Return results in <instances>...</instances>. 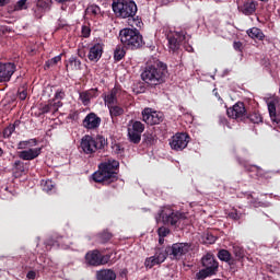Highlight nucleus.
Returning a JSON list of instances; mask_svg holds the SVG:
<instances>
[{
	"label": "nucleus",
	"mask_w": 280,
	"mask_h": 280,
	"mask_svg": "<svg viewBox=\"0 0 280 280\" xmlns=\"http://www.w3.org/2000/svg\"><path fill=\"white\" fill-rule=\"evenodd\" d=\"M189 250H191V244L189 243H175L163 248L165 257H170L172 261H180Z\"/></svg>",
	"instance_id": "obj_9"
},
{
	"label": "nucleus",
	"mask_w": 280,
	"mask_h": 280,
	"mask_svg": "<svg viewBox=\"0 0 280 280\" xmlns=\"http://www.w3.org/2000/svg\"><path fill=\"white\" fill-rule=\"evenodd\" d=\"M82 126L85 130H97L102 126V118L92 112L85 116Z\"/></svg>",
	"instance_id": "obj_17"
},
{
	"label": "nucleus",
	"mask_w": 280,
	"mask_h": 280,
	"mask_svg": "<svg viewBox=\"0 0 280 280\" xmlns=\"http://www.w3.org/2000/svg\"><path fill=\"white\" fill-rule=\"evenodd\" d=\"M200 264L202 269L196 273V280H205L208 279V277H215L220 270V262L211 253L203 255L200 259Z\"/></svg>",
	"instance_id": "obj_5"
},
{
	"label": "nucleus",
	"mask_w": 280,
	"mask_h": 280,
	"mask_svg": "<svg viewBox=\"0 0 280 280\" xmlns=\"http://www.w3.org/2000/svg\"><path fill=\"white\" fill-rule=\"evenodd\" d=\"M164 119L165 115L162 112L153 110L150 107L142 110V120L148 126H158L159 124H163Z\"/></svg>",
	"instance_id": "obj_12"
},
{
	"label": "nucleus",
	"mask_w": 280,
	"mask_h": 280,
	"mask_svg": "<svg viewBox=\"0 0 280 280\" xmlns=\"http://www.w3.org/2000/svg\"><path fill=\"white\" fill-rule=\"evenodd\" d=\"M27 173V163L22 160H15L12 164V174L15 178H21V176Z\"/></svg>",
	"instance_id": "obj_20"
},
{
	"label": "nucleus",
	"mask_w": 280,
	"mask_h": 280,
	"mask_svg": "<svg viewBox=\"0 0 280 280\" xmlns=\"http://www.w3.org/2000/svg\"><path fill=\"white\" fill-rule=\"evenodd\" d=\"M96 280H117V273L113 269H101L96 271Z\"/></svg>",
	"instance_id": "obj_21"
},
{
	"label": "nucleus",
	"mask_w": 280,
	"mask_h": 280,
	"mask_svg": "<svg viewBox=\"0 0 280 280\" xmlns=\"http://www.w3.org/2000/svg\"><path fill=\"white\" fill-rule=\"evenodd\" d=\"M40 187H42L43 191H46L47 194H49V191H51V189H54V187H56V184H54V182L51 179H42Z\"/></svg>",
	"instance_id": "obj_34"
},
{
	"label": "nucleus",
	"mask_w": 280,
	"mask_h": 280,
	"mask_svg": "<svg viewBox=\"0 0 280 280\" xmlns=\"http://www.w3.org/2000/svg\"><path fill=\"white\" fill-rule=\"evenodd\" d=\"M143 130H145V125L143 122L139 120H131L128 126V138L130 143H141V135H143Z\"/></svg>",
	"instance_id": "obj_11"
},
{
	"label": "nucleus",
	"mask_w": 280,
	"mask_h": 280,
	"mask_svg": "<svg viewBox=\"0 0 280 280\" xmlns=\"http://www.w3.org/2000/svg\"><path fill=\"white\" fill-rule=\"evenodd\" d=\"M260 1H264V2H266V1H268V0H260Z\"/></svg>",
	"instance_id": "obj_63"
},
{
	"label": "nucleus",
	"mask_w": 280,
	"mask_h": 280,
	"mask_svg": "<svg viewBox=\"0 0 280 280\" xmlns=\"http://www.w3.org/2000/svg\"><path fill=\"white\" fill-rule=\"evenodd\" d=\"M0 156H3V149L0 148Z\"/></svg>",
	"instance_id": "obj_62"
},
{
	"label": "nucleus",
	"mask_w": 280,
	"mask_h": 280,
	"mask_svg": "<svg viewBox=\"0 0 280 280\" xmlns=\"http://www.w3.org/2000/svg\"><path fill=\"white\" fill-rule=\"evenodd\" d=\"M133 93H136L137 95H139V93H145V86L140 85L139 90L133 89Z\"/></svg>",
	"instance_id": "obj_53"
},
{
	"label": "nucleus",
	"mask_w": 280,
	"mask_h": 280,
	"mask_svg": "<svg viewBox=\"0 0 280 280\" xmlns=\"http://www.w3.org/2000/svg\"><path fill=\"white\" fill-rule=\"evenodd\" d=\"M233 47L235 51H242V49H244V44H242V42H234Z\"/></svg>",
	"instance_id": "obj_50"
},
{
	"label": "nucleus",
	"mask_w": 280,
	"mask_h": 280,
	"mask_svg": "<svg viewBox=\"0 0 280 280\" xmlns=\"http://www.w3.org/2000/svg\"><path fill=\"white\" fill-rule=\"evenodd\" d=\"M15 10H27V0H19L15 4Z\"/></svg>",
	"instance_id": "obj_46"
},
{
	"label": "nucleus",
	"mask_w": 280,
	"mask_h": 280,
	"mask_svg": "<svg viewBox=\"0 0 280 280\" xmlns=\"http://www.w3.org/2000/svg\"><path fill=\"white\" fill-rule=\"evenodd\" d=\"M165 259L167 258L163 252V247H158L153 256L145 258L144 266L145 268L152 269L154 266H161Z\"/></svg>",
	"instance_id": "obj_15"
},
{
	"label": "nucleus",
	"mask_w": 280,
	"mask_h": 280,
	"mask_svg": "<svg viewBox=\"0 0 280 280\" xmlns=\"http://www.w3.org/2000/svg\"><path fill=\"white\" fill-rule=\"evenodd\" d=\"M56 3H60L61 5H65V3H73L75 0H55Z\"/></svg>",
	"instance_id": "obj_56"
},
{
	"label": "nucleus",
	"mask_w": 280,
	"mask_h": 280,
	"mask_svg": "<svg viewBox=\"0 0 280 280\" xmlns=\"http://www.w3.org/2000/svg\"><path fill=\"white\" fill-rule=\"evenodd\" d=\"M38 110H39V114H38L39 117H40V115H47L48 113L54 114V108L51 106V102L48 100L47 103H40L38 106Z\"/></svg>",
	"instance_id": "obj_31"
},
{
	"label": "nucleus",
	"mask_w": 280,
	"mask_h": 280,
	"mask_svg": "<svg viewBox=\"0 0 280 280\" xmlns=\"http://www.w3.org/2000/svg\"><path fill=\"white\" fill-rule=\"evenodd\" d=\"M112 10L117 19H135L138 12L137 2L133 0H114Z\"/></svg>",
	"instance_id": "obj_7"
},
{
	"label": "nucleus",
	"mask_w": 280,
	"mask_h": 280,
	"mask_svg": "<svg viewBox=\"0 0 280 280\" xmlns=\"http://www.w3.org/2000/svg\"><path fill=\"white\" fill-rule=\"evenodd\" d=\"M252 167H254L257 172H261V168L259 167V166H252Z\"/></svg>",
	"instance_id": "obj_61"
},
{
	"label": "nucleus",
	"mask_w": 280,
	"mask_h": 280,
	"mask_svg": "<svg viewBox=\"0 0 280 280\" xmlns=\"http://www.w3.org/2000/svg\"><path fill=\"white\" fill-rule=\"evenodd\" d=\"M247 35L249 38H253L254 40H264L266 38V35L261 31V28L253 27L247 30Z\"/></svg>",
	"instance_id": "obj_27"
},
{
	"label": "nucleus",
	"mask_w": 280,
	"mask_h": 280,
	"mask_svg": "<svg viewBox=\"0 0 280 280\" xmlns=\"http://www.w3.org/2000/svg\"><path fill=\"white\" fill-rule=\"evenodd\" d=\"M228 218H230V220H234V222H237L240 220H242V213H240L237 211V209H232L229 213H228Z\"/></svg>",
	"instance_id": "obj_40"
},
{
	"label": "nucleus",
	"mask_w": 280,
	"mask_h": 280,
	"mask_svg": "<svg viewBox=\"0 0 280 280\" xmlns=\"http://www.w3.org/2000/svg\"><path fill=\"white\" fill-rule=\"evenodd\" d=\"M170 233H171L170 228L161 226L158 229L159 237H167Z\"/></svg>",
	"instance_id": "obj_44"
},
{
	"label": "nucleus",
	"mask_w": 280,
	"mask_h": 280,
	"mask_svg": "<svg viewBox=\"0 0 280 280\" xmlns=\"http://www.w3.org/2000/svg\"><path fill=\"white\" fill-rule=\"evenodd\" d=\"M19 100L22 102L27 100V90H19Z\"/></svg>",
	"instance_id": "obj_49"
},
{
	"label": "nucleus",
	"mask_w": 280,
	"mask_h": 280,
	"mask_svg": "<svg viewBox=\"0 0 280 280\" xmlns=\"http://www.w3.org/2000/svg\"><path fill=\"white\" fill-rule=\"evenodd\" d=\"M110 257H113V254L102 255L98 249H93L85 254V264L94 267L106 266L110 261Z\"/></svg>",
	"instance_id": "obj_10"
},
{
	"label": "nucleus",
	"mask_w": 280,
	"mask_h": 280,
	"mask_svg": "<svg viewBox=\"0 0 280 280\" xmlns=\"http://www.w3.org/2000/svg\"><path fill=\"white\" fill-rule=\"evenodd\" d=\"M54 244H56V241H54L52 237H49L45 241L46 246H54Z\"/></svg>",
	"instance_id": "obj_54"
},
{
	"label": "nucleus",
	"mask_w": 280,
	"mask_h": 280,
	"mask_svg": "<svg viewBox=\"0 0 280 280\" xmlns=\"http://www.w3.org/2000/svg\"><path fill=\"white\" fill-rule=\"evenodd\" d=\"M60 60H62V54L46 61L45 67L47 69H49V67H54V66L58 65V62H60Z\"/></svg>",
	"instance_id": "obj_41"
},
{
	"label": "nucleus",
	"mask_w": 280,
	"mask_h": 280,
	"mask_svg": "<svg viewBox=\"0 0 280 280\" xmlns=\"http://www.w3.org/2000/svg\"><path fill=\"white\" fill-rule=\"evenodd\" d=\"M108 110H109L112 119L114 117H121V115H124V109L117 105H110L108 107Z\"/></svg>",
	"instance_id": "obj_35"
},
{
	"label": "nucleus",
	"mask_w": 280,
	"mask_h": 280,
	"mask_svg": "<svg viewBox=\"0 0 280 280\" xmlns=\"http://www.w3.org/2000/svg\"><path fill=\"white\" fill-rule=\"evenodd\" d=\"M107 145L108 140L102 135H97L96 137L85 135L81 139V150L85 154H95V152H100V150H105Z\"/></svg>",
	"instance_id": "obj_8"
},
{
	"label": "nucleus",
	"mask_w": 280,
	"mask_h": 280,
	"mask_svg": "<svg viewBox=\"0 0 280 280\" xmlns=\"http://www.w3.org/2000/svg\"><path fill=\"white\" fill-rule=\"evenodd\" d=\"M238 9L241 10V12H243V14H245V16H250V15L255 14V12L257 10V2L246 1Z\"/></svg>",
	"instance_id": "obj_23"
},
{
	"label": "nucleus",
	"mask_w": 280,
	"mask_h": 280,
	"mask_svg": "<svg viewBox=\"0 0 280 280\" xmlns=\"http://www.w3.org/2000/svg\"><path fill=\"white\" fill-rule=\"evenodd\" d=\"M43 154V148H30L18 153L19 159L21 161H34V159H38Z\"/></svg>",
	"instance_id": "obj_19"
},
{
	"label": "nucleus",
	"mask_w": 280,
	"mask_h": 280,
	"mask_svg": "<svg viewBox=\"0 0 280 280\" xmlns=\"http://www.w3.org/2000/svg\"><path fill=\"white\" fill-rule=\"evenodd\" d=\"M85 13L90 16H100L102 9L97 4H91L86 8Z\"/></svg>",
	"instance_id": "obj_33"
},
{
	"label": "nucleus",
	"mask_w": 280,
	"mask_h": 280,
	"mask_svg": "<svg viewBox=\"0 0 280 280\" xmlns=\"http://www.w3.org/2000/svg\"><path fill=\"white\" fill-rule=\"evenodd\" d=\"M90 94V98L97 97V89H91L86 91Z\"/></svg>",
	"instance_id": "obj_51"
},
{
	"label": "nucleus",
	"mask_w": 280,
	"mask_h": 280,
	"mask_svg": "<svg viewBox=\"0 0 280 280\" xmlns=\"http://www.w3.org/2000/svg\"><path fill=\"white\" fill-rule=\"evenodd\" d=\"M166 78L167 63L161 60L147 63L141 73V80H143L151 89H156L161 86V84H165Z\"/></svg>",
	"instance_id": "obj_1"
},
{
	"label": "nucleus",
	"mask_w": 280,
	"mask_h": 280,
	"mask_svg": "<svg viewBox=\"0 0 280 280\" xmlns=\"http://www.w3.org/2000/svg\"><path fill=\"white\" fill-rule=\"evenodd\" d=\"M119 38L121 45L126 47V49H141L143 47V35L137 28H122L119 32Z\"/></svg>",
	"instance_id": "obj_6"
},
{
	"label": "nucleus",
	"mask_w": 280,
	"mask_h": 280,
	"mask_svg": "<svg viewBox=\"0 0 280 280\" xmlns=\"http://www.w3.org/2000/svg\"><path fill=\"white\" fill-rule=\"evenodd\" d=\"M126 58V46L124 44L117 45L115 50H114V60L116 62H119Z\"/></svg>",
	"instance_id": "obj_29"
},
{
	"label": "nucleus",
	"mask_w": 280,
	"mask_h": 280,
	"mask_svg": "<svg viewBox=\"0 0 280 280\" xmlns=\"http://www.w3.org/2000/svg\"><path fill=\"white\" fill-rule=\"evenodd\" d=\"M79 100H81L83 106H89L91 104V94L83 91L79 93Z\"/></svg>",
	"instance_id": "obj_39"
},
{
	"label": "nucleus",
	"mask_w": 280,
	"mask_h": 280,
	"mask_svg": "<svg viewBox=\"0 0 280 280\" xmlns=\"http://www.w3.org/2000/svg\"><path fill=\"white\" fill-rule=\"evenodd\" d=\"M226 115L231 119H236V121H250L252 124H261L264 121V117L259 112L255 110L248 114L243 102H237L233 107L228 108Z\"/></svg>",
	"instance_id": "obj_3"
},
{
	"label": "nucleus",
	"mask_w": 280,
	"mask_h": 280,
	"mask_svg": "<svg viewBox=\"0 0 280 280\" xmlns=\"http://www.w3.org/2000/svg\"><path fill=\"white\" fill-rule=\"evenodd\" d=\"M21 126V120H15L14 124H10L7 128L3 129V138L10 139L12 135H14V131L16 130V127Z\"/></svg>",
	"instance_id": "obj_30"
},
{
	"label": "nucleus",
	"mask_w": 280,
	"mask_h": 280,
	"mask_svg": "<svg viewBox=\"0 0 280 280\" xmlns=\"http://www.w3.org/2000/svg\"><path fill=\"white\" fill-rule=\"evenodd\" d=\"M69 65H67V69H71V71H82V61L78 56H71L68 59Z\"/></svg>",
	"instance_id": "obj_24"
},
{
	"label": "nucleus",
	"mask_w": 280,
	"mask_h": 280,
	"mask_svg": "<svg viewBox=\"0 0 280 280\" xmlns=\"http://www.w3.org/2000/svg\"><path fill=\"white\" fill-rule=\"evenodd\" d=\"M81 34H82L83 38H89L91 36V27L86 26V25H83L81 27Z\"/></svg>",
	"instance_id": "obj_47"
},
{
	"label": "nucleus",
	"mask_w": 280,
	"mask_h": 280,
	"mask_svg": "<svg viewBox=\"0 0 280 280\" xmlns=\"http://www.w3.org/2000/svg\"><path fill=\"white\" fill-rule=\"evenodd\" d=\"M16 71L14 62H0V82H10Z\"/></svg>",
	"instance_id": "obj_16"
},
{
	"label": "nucleus",
	"mask_w": 280,
	"mask_h": 280,
	"mask_svg": "<svg viewBox=\"0 0 280 280\" xmlns=\"http://www.w3.org/2000/svg\"><path fill=\"white\" fill-rule=\"evenodd\" d=\"M67 97V94L65 93V90L58 89L52 97V100L62 101Z\"/></svg>",
	"instance_id": "obj_45"
},
{
	"label": "nucleus",
	"mask_w": 280,
	"mask_h": 280,
	"mask_svg": "<svg viewBox=\"0 0 280 280\" xmlns=\"http://www.w3.org/2000/svg\"><path fill=\"white\" fill-rule=\"evenodd\" d=\"M36 4L38 8H42L44 11L49 12L51 10V5H54L52 0H37Z\"/></svg>",
	"instance_id": "obj_36"
},
{
	"label": "nucleus",
	"mask_w": 280,
	"mask_h": 280,
	"mask_svg": "<svg viewBox=\"0 0 280 280\" xmlns=\"http://www.w3.org/2000/svg\"><path fill=\"white\" fill-rule=\"evenodd\" d=\"M155 220L156 222L162 220L164 226H172L173 229H178V226H180V222H183V220H187V215L185 214V212H180L178 210H174L170 206H165L159 210Z\"/></svg>",
	"instance_id": "obj_4"
},
{
	"label": "nucleus",
	"mask_w": 280,
	"mask_h": 280,
	"mask_svg": "<svg viewBox=\"0 0 280 280\" xmlns=\"http://www.w3.org/2000/svg\"><path fill=\"white\" fill-rule=\"evenodd\" d=\"M26 277H27L28 279H31V280L36 279V271H33V270L28 271L27 275H26Z\"/></svg>",
	"instance_id": "obj_55"
},
{
	"label": "nucleus",
	"mask_w": 280,
	"mask_h": 280,
	"mask_svg": "<svg viewBox=\"0 0 280 280\" xmlns=\"http://www.w3.org/2000/svg\"><path fill=\"white\" fill-rule=\"evenodd\" d=\"M49 101H50V105L52 106V114L58 113V109L62 108V106H63L62 101H58L55 98H51Z\"/></svg>",
	"instance_id": "obj_42"
},
{
	"label": "nucleus",
	"mask_w": 280,
	"mask_h": 280,
	"mask_svg": "<svg viewBox=\"0 0 280 280\" xmlns=\"http://www.w3.org/2000/svg\"><path fill=\"white\" fill-rule=\"evenodd\" d=\"M94 183L113 185L119 180V161L108 159L98 164V170L92 175Z\"/></svg>",
	"instance_id": "obj_2"
},
{
	"label": "nucleus",
	"mask_w": 280,
	"mask_h": 280,
	"mask_svg": "<svg viewBox=\"0 0 280 280\" xmlns=\"http://www.w3.org/2000/svg\"><path fill=\"white\" fill-rule=\"evenodd\" d=\"M189 135L185 132L176 133L172 137V140L170 142V145L172 150H175L176 152H183L185 148L189 144Z\"/></svg>",
	"instance_id": "obj_14"
},
{
	"label": "nucleus",
	"mask_w": 280,
	"mask_h": 280,
	"mask_svg": "<svg viewBox=\"0 0 280 280\" xmlns=\"http://www.w3.org/2000/svg\"><path fill=\"white\" fill-rule=\"evenodd\" d=\"M117 88H114L107 95L104 96V102L107 105V108L117 104Z\"/></svg>",
	"instance_id": "obj_26"
},
{
	"label": "nucleus",
	"mask_w": 280,
	"mask_h": 280,
	"mask_svg": "<svg viewBox=\"0 0 280 280\" xmlns=\"http://www.w3.org/2000/svg\"><path fill=\"white\" fill-rule=\"evenodd\" d=\"M156 141H159V138L156 137V133H154V132L145 131L142 135V143H144L148 147L154 145L156 143Z\"/></svg>",
	"instance_id": "obj_25"
},
{
	"label": "nucleus",
	"mask_w": 280,
	"mask_h": 280,
	"mask_svg": "<svg viewBox=\"0 0 280 280\" xmlns=\"http://www.w3.org/2000/svg\"><path fill=\"white\" fill-rule=\"evenodd\" d=\"M104 196H105V198H110V196H113V191H110V190H105V191H104Z\"/></svg>",
	"instance_id": "obj_59"
},
{
	"label": "nucleus",
	"mask_w": 280,
	"mask_h": 280,
	"mask_svg": "<svg viewBox=\"0 0 280 280\" xmlns=\"http://www.w3.org/2000/svg\"><path fill=\"white\" fill-rule=\"evenodd\" d=\"M233 255L236 257L235 261H242L246 257L244 249L237 245L233 246Z\"/></svg>",
	"instance_id": "obj_38"
},
{
	"label": "nucleus",
	"mask_w": 280,
	"mask_h": 280,
	"mask_svg": "<svg viewBox=\"0 0 280 280\" xmlns=\"http://www.w3.org/2000/svg\"><path fill=\"white\" fill-rule=\"evenodd\" d=\"M33 12H34L35 19H40L42 16H45V13H46V11H44L37 4L33 8Z\"/></svg>",
	"instance_id": "obj_43"
},
{
	"label": "nucleus",
	"mask_w": 280,
	"mask_h": 280,
	"mask_svg": "<svg viewBox=\"0 0 280 280\" xmlns=\"http://www.w3.org/2000/svg\"><path fill=\"white\" fill-rule=\"evenodd\" d=\"M80 118V113L78 110L71 112L69 114V119H72V121H78Z\"/></svg>",
	"instance_id": "obj_48"
},
{
	"label": "nucleus",
	"mask_w": 280,
	"mask_h": 280,
	"mask_svg": "<svg viewBox=\"0 0 280 280\" xmlns=\"http://www.w3.org/2000/svg\"><path fill=\"white\" fill-rule=\"evenodd\" d=\"M159 244H165V236H159Z\"/></svg>",
	"instance_id": "obj_60"
},
{
	"label": "nucleus",
	"mask_w": 280,
	"mask_h": 280,
	"mask_svg": "<svg viewBox=\"0 0 280 280\" xmlns=\"http://www.w3.org/2000/svg\"><path fill=\"white\" fill-rule=\"evenodd\" d=\"M219 124H221V126H226V124H229V120L225 116H219Z\"/></svg>",
	"instance_id": "obj_52"
},
{
	"label": "nucleus",
	"mask_w": 280,
	"mask_h": 280,
	"mask_svg": "<svg viewBox=\"0 0 280 280\" xmlns=\"http://www.w3.org/2000/svg\"><path fill=\"white\" fill-rule=\"evenodd\" d=\"M202 242L203 244H215V242H218V236L211 232H207L202 235Z\"/></svg>",
	"instance_id": "obj_37"
},
{
	"label": "nucleus",
	"mask_w": 280,
	"mask_h": 280,
	"mask_svg": "<svg viewBox=\"0 0 280 280\" xmlns=\"http://www.w3.org/2000/svg\"><path fill=\"white\" fill-rule=\"evenodd\" d=\"M247 200H249L250 205H257V200L253 197V195L247 196Z\"/></svg>",
	"instance_id": "obj_57"
},
{
	"label": "nucleus",
	"mask_w": 280,
	"mask_h": 280,
	"mask_svg": "<svg viewBox=\"0 0 280 280\" xmlns=\"http://www.w3.org/2000/svg\"><path fill=\"white\" fill-rule=\"evenodd\" d=\"M38 145V139L32 138L28 140H23L18 143V150H27V148H36Z\"/></svg>",
	"instance_id": "obj_28"
},
{
	"label": "nucleus",
	"mask_w": 280,
	"mask_h": 280,
	"mask_svg": "<svg viewBox=\"0 0 280 280\" xmlns=\"http://www.w3.org/2000/svg\"><path fill=\"white\" fill-rule=\"evenodd\" d=\"M185 38L186 37L184 32H168L166 34L168 51H171L172 54H176V51L180 49V45L185 40Z\"/></svg>",
	"instance_id": "obj_13"
},
{
	"label": "nucleus",
	"mask_w": 280,
	"mask_h": 280,
	"mask_svg": "<svg viewBox=\"0 0 280 280\" xmlns=\"http://www.w3.org/2000/svg\"><path fill=\"white\" fill-rule=\"evenodd\" d=\"M104 54V44L95 43L89 49L88 58L90 62H100Z\"/></svg>",
	"instance_id": "obj_18"
},
{
	"label": "nucleus",
	"mask_w": 280,
	"mask_h": 280,
	"mask_svg": "<svg viewBox=\"0 0 280 280\" xmlns=\"http://www.w3.org/2000/svg\"><path fill=\"white\" fill-rule=\"evenodd\" d=\"M218 259L220 261H224L225 264H229V266H235V258H233V255L229 249H220L217 254Z\"/></svg>",
	"instance_id": "obj_22"
},
{
	"label": "nucleus",
	"mask_w": 280,
	"mask_h": 280,
	"mask_svg": "<svg viewBox=\"0 0 280 280\" xmlns=\"http://www.w3.org/2000/svg\"><path fill=\"white\" fill-rule=\"evenodd\" d=\"M10 3V0H0V8H3Z\"/></svg>",
	"instance_id": "obj_58"
},
{
	"label": "nucleus",
	"mask_w": 280,
	"mask_h": 280,
	"mask_svg": "<svg viewBox=\"0 0 280 280\" xmlns=\"http://www.w3.org/2000/svg\"><path fill=\"white\" fill-rule=\"evenodd\" d=\"M96 237L98 244H107V242H110V240H113V234L108 231H103L98 233Z\"/></svg>",
	"instance_id": "obj_32"
}]
</instances>
